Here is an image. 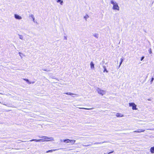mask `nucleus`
<instances>
[{
  "label": "nucleus",
  "instance_id": "1",
  "mask_svg": "<svg viewBox=\"0 0 154 154\" xmlns=\"http://www.w3.org/2000/svg\"><path fill=\"white\" fill-rule=\"evenodd\" d=\"M39 137L42 138L44 137V140H43L42 139H39V140H36V139H32L31 140H30L29 141L32 142V141H35L36 142H40L41 141H54V139L53 137H47L46 136H43L42 137H40L39 136Z\"/></svg>",
  "mask_w": 154,
  "mask_h": 154
},
{
  "label": "nucleus",
  "instance_id": "2",
  "mask_svg": "<svg viewBox=\"0 0 154 154\" xmlns=\"http://www.w3.org/2000/svg\"><path fill=\"white\" fill-rule=\"evenodd\" d=\"M110 2L111 4L113 5L112 9L113 10L119 11V7L116 2H114L113 0H111Z\"/></svg>",
  "mask_w": 154,
  "mask_h": 154
},
{
  "label": "nucleus",
  "instance_id": "3",
  "mask_svg": "<svg viewBox=\"0 0 154 154\" xmlns=\"http://www.w3.org/2000/svg\"><path fill=\"white\" fill-rule=\"evenodd\" d=\"M96 90L97 93L101 95L102 96L103 95L105 94H106V91L103 90H102L99 88H97L96 89Z\"/></svg>",
  "mask_w": 154,
  "mask_h": 154
},
{
  "label": "nucleus",
  "instance_id": "4",
  "mask_svg": "<svg viewBox=\"0 0 154 154\" xmlns=\"http://www.w3.org/2000/svg\"><path fill=\"white\" fill-rule=\"evenodd\" d=\"M129 106H132V109L133 110H137V109L136 108V105L134 103H129Z\"/></svg>",
  "mask_w": 154,
  "mask_h": 154
},
{
  "label": "nucleus",
  "instance_id": "5",
  "mask_svg": "<svg viewBox=\"0 0 154 154\" xmlns=\"http://www.w3.org/2000/svg\"><path fill=\"white\" fill-rule=\"evenodd\" d=\"M14 17L15 18L17 19L21 20L22 19L21 17L17 14H15L14 15Z\"/></svg>",
  "mask_w": 154,
  "mask_h": 154
},
{
  "label": "nucleus",
  "instance_id": "6",
  "mask_svg": "<svg viewBox=\"0 0 154 154\" xmlns=\"http://www.w3.org/2000/svg\"><path fill=\"white\" fill-rule=\"evenodd\" d=\"M116 116L117 117H122L124 116L123 115L119 113H117L116 115Z\"/></svg>",
  "mask_w": 154,
  "mask_h": 154
},
{
  "label": "nucleus",
  "instance_id": "7",
  "mask_svg": "<svg viewBox=\"0 0 154 154\" xmlns=\"http://www.w3.org/2000/svg\"><path fill=\"white\" fill-rule=\"evenodd\" d=\"M90 66H91V69H94V64L92 62H91L90 63Z\"/></svg>",
  "mask_w": 154,
  "mask_h": 154
},
{
  "label": "nucleus",
  "instance_id": "8",
  "mask_svg": "<svg viewBox=\"0 0 154 154\" xmlns=\"http://www.w3.org/2000/svg\"><path fill=\"white\" fill-rule=\"evenodd\" d=\"M58 149H53V150H49L46 151V153H47L50 152H52L53 151H57V150H58Z\"/></svg>",
  "mask_w": 154,
  "mask_h": 154
},
{
  "label": "nucleus",
  "instance_id": "9",
  "mask_svg": "<svg viewBox=\"0 0 154 154\" xmlns=\"http://www.w3.org/2000/svg\"><path fill=\"white\" fill-rule=\"evenodd\" d=\"M150 152L152 153H154V146L150 148Z\"/></svg>",
  "mask_w": 154,
  "mask_h": 154
},
{
  "label": "nucleus",
  "instance_id": "10",
  "mask_svg": "<svg viewBox=\"0 0 154 154\" xmlns=\"http://www.w3.org/2000/svg\"><path fill=\"white\" fill-rule=\"evenodd\" d=\"M65 94H67V95H77V96H79V95L78 94H73V93H71V92H67V93H65Z\"/></svg>",
  "mask_w": 154,
  "mask_h": 154
},
{
  "label": "nucleus",
  "instance_id": "11",
  "mask_svg": "<svg viewBox=\"0 0 154 154\" xmlns=\"http://www.w3.org/2000/svg\"><path fill=\"white\" fill-rule=\"evenodd\" d=\"M70 140L69 139H65L63 140V141L66 143H70Z\"/></svg>",
  "mask_w": 154,
  "mask_h": 154
},
{
  "label": "nucleus",
  "instance_id": "12",
  "mask_svg": "<svg viewBox=\"0 0 154 154\" xmlns=\"http://www.w3.org/2000/svg\"><path fill=\"white\" fill-rule=\"evenodd\" d=\"M106 142V141L101 142H97L94 143V144H101L104 143Z\"/></svg>",
  "mask_w": 154,
  "mask_h": 154
},
{
  "label": "nucleus",
  "instance_id": "13",
  "mask_svg": "<svg viewBox=\"0 0 154 154\" xmlns=\"http://www.w3.org/2000/svg\"><path fill=\"white\" fill-rule=\"evenodd\" d=\"M93 36L96 38H98L99 37V34L98 33H94Z\"/></svg>",
  "mask_w": 154,
  "mask_h": 154
},
{
  "label": "nucleus",
  "instance_id": "14",
  "mask_svg": "<svg viewBox=\"0 0 154 154\" xmlns=\"http://www.w3.org/2000/svg\"><path fill=\"white\" fill-rule=\"evenodd\" d=\"M145 131V130L143 129H141L140 130V131H134L133 132H138V133H140L141 132H143Z\"/></svg>",
  "mask_w": 154,
  "mask_h": 154
},
{
  "label": "nucleus",
  "instance_id": "15",
  "mask_svg": "<svg viewBox=\"0 0 154 154\" xmlns=\"http://www.w3.org/2000/svg\"><path fill=\"white\" fill-rule=\"evenodd\" d=\"M57 2L58 3L60 2V4L61 5H62L63 3V0H57Z\"/></svg>",
  "mask_w": 154,
  "mask_h": 154
},
{
  "label": "nucleus",
  "instance_id": "16",
  "mask_svg": "<svg viewBox=\"0 0 154 154\" xmlns=\"http://www.w3.org/2000/svg\"><path fill=\"white\" fill-rule=\"evenodd\" d=\"M120 60H121V62L120 63V64H119V67H120V66L121 64H122V63L124 60L123 58H121Z\"/></svg>",
  "mask_w": 154,
  "mask_h": 154
},
{
  "label": "nucleus",
  "instance_id": "17",
  "mask_svg": "<svg viewBox=\"0 0 154 154\" xmlns=\"http://www.w3.org/2000/svg\"><path fill=\"white\" fill-rule=\"evenodd\" d=\"M19 36V38L21 39V40H23L24 39H23V36L22 35H19V34L18 35Z\"/></svg>",
  "mask_w": 154,
  "mask_h": 154
},
{
  "label": "nucleus",
  "instance_id": "18",
  "mask_svg": "<svg viewBox=\"0 0 154 154\" xmlns=\"http://www.w3.org/2000/svg\"><path fill=\"white\" fill-rule=\"evenodd\" d=\"M75 142V140H70V143H72V144H74Z\"/></svg>",
  "mask_w": 154,
  "mask_h": 154
},
{
  "label": "nucleus",
  "instance_id": "19",
  "mask_svg": "<svg viewBox=\"0 0 154 154\" xmlns=\"http://www.w3.org/2000/svg\"><path fill=\"white\" fill-rule=\"evenodd\" d=\"M23 80L27 82L29 84H31V82L29 81V80L28 79H24Z\"/></svg>",
  "mask_w": 154,
  "mask_h": 154
},
{
  "label": "nucleus",
  "instance_id": "20",
  "mask_svg": "<svg viewBox=\"0 0 154 154\" xmlns=\"http://www.w3.org/2000/svg\"><path fill=\"white\" fill-rule=\"evenodd\" d=\"M103 68H104V69L103 71V72H104L105 71H106V72H108V71L107 70L106 67L105 66H103Z\"/></svg>",
  "mask_w": 154,
  "mask_h": 154
},
{
  "label": "nucleus",
  "instance_id": "21",
  "mask_svg": "<svg viewBox=\"0 0 154 154\" xmlns=\"http://www.w3.org/2000/svg\"><path fill=\"white\" fill-rule=\"evenodd\" d=\"M19 55H20V57H21V58H22V56L21 55V54H22V55H23L24 56H25V55H23L22 53H21L20 52H19Z\"/></svg>",
  "mask_w": 154,
  "mask_h": 154
},
{
  "label": "nucleus",
  "instance_id": "22",
  "mask_svg": "<svg viewBox=\"0 0 154 154\" xmlns=\"http://www.w3.org/2000/svg\"><path fill=\"white\" fill-rule=\"evenodd\" d=\"M79 108L80 109H88V110L90 109H92L85 108Z\"/></svg>",
  "mask_w": 154,
  "mask_h": 154
},
{
  "label": "nucleus",
  "instance_id": "23",
  "mask_svg": "<svg viewBox=\"0 0 154 154\" xmlns=\"http://www.w3.org/2000/svg\"><path fill=\"white\" fill-rule=\"evenodd\" d=\"M89 17V16L88 15H86V16L84 17V18L86 19H86Z\"/></svg>",
  "mask_w": 154,
  "mask_h": 154
},
{
  "label": "nucleus",
  "instance_id": "24",
  "mask_svg": "<svg viewBox=\"0 0 154 154\" xmlns=\"http://www.w3.org/2000/svg\"><path fill=\"white\" fill-rule=\"evenodd\" d=\"M149 53L150 54H152V50H151V48H150L149 50Z\"/></svg>",
  "mask_w": 154,
  "mask_h": 154
},
{
  "label": "nucleus",
  "instance_id": "25",
  "mask_svg": "<svg viewBox=\"0 0 154 154\" xmlns=\"http://www.w3.org/2000/svg\"><path fill=\"white\" fill-rule=\"evenodd\" d=\"M42 70H43V71H47V72H48V71H50L49 70H47L46 69H42Z\"/></svg>",
  "mask_w": 154,
  "mask_h": 154
},
{
  "label": "nucleus",
  "instance_id": "26",
  "mask_svg": "<svg viewBox=\"0 0 154 154\" xmlns=\"http://www.w3.org/2000/svg\"><path fill=\"white\" fill-rule=\"evenodd\" d=\"M154 78H152V79H151V80L150 81V82H151V84H152L153 80H154Z\"/></svg>",
  "mask_w": 154,
  "mask_h": 154
},
{
  "label": "nucleus",
  "instance_id": "27",
  "mask_svg": "<svg viewBox=\"0 0 154 154\" xmlns=\"http://www.w3.org/2000/svg\"><path fill=\"white\" fill-rule=\"evenodd\" d=\"M144 56H143L141 58V61H142L144 59Z\"/></svg>",
  "mask_w": 154,
  "mask_h": 154
},
{
  "label": "nucleus",
  "instance_id": "28",
  "mask_svg": "<svg viewBox=\"0 0 154 154\" xmlns=\"http://www.w3.org/2000/svg\"><path fill=\"white\" fill-rule=\"evenodd\" d=\"M30 17H31L32 18L34 17V15L33 14H31L29 16Z\"/></svg>",
  "mask_w": 154,
  "mask_h": 154
},
{
  "label": "nucleus",
  "instance_id": "29",
  "mask_svg": "<svg viewBox=\"0 0 154 154\" xmlns=\"http://www.w3.org/2000/svg\"><path fill=\"white\" fill-rule=\"evenodd\" d=\"M147 130H154V128L152 129H147Z\"/></svg>",
  "mask_w": 154,
  "mask_h": 154
},
{
  "label": "nucleus",
  "instance_id": "30",
  "mask_svg": "<svg viewBox=\"0 0 154 154\" xmlns=\"http://www.w3.org/2000/svg\"><path fill=\"white\" fill-rule=\"evenodd\" d=\"M64 39H65L66 40L67 39V37L66 36H64Z\"/></svg>",
  "mask_w": 154,
  "mask_h": 154
},
{
  "label": "nucleus",
  "instance_id": "31",
  "mask_svg": "<svg viewBox=\"0 0 154 154\" xmlns=\"http://www.w3.org/2000/svg\"><path fill=\"white\" fill-rule=\"evenodd\" d=\"M32 19H33V22H35V18H34V17L32 18Z\"/></svg>",
  "mask_w": 154,
  "mask_h": 154
},
{
  "label": "nucleus",
  "instance_id": "32",
  "mask_svg": "<svg viewBox=\"0 0 154 154\" xmlns=\"http://www.w3.org/2000/svg\"><path fill=\"white\" fill-rule=\"evenodd\" d=\"M89 145H84V146H89Z\"/></svg>",
  "mask_w": 154,
  "mask_h": 154
},
{
  "label": "nucleus",
  "instance_id": "33",
  "mask_svg": "<svg viewBox=\"0 0 154 154\" xmlns=\"http://www.w3.org/2000/svg\"><path fill=\"white\" fill-rule=\"evenodd\" d=\"M6 95H7V96H10L11 95H10V94H7Z\"/></svg>",
  "mask_w": 154,
  "mask_h": 154
},
{
  "label": "nucleus",
  "instance_id": "34",
  "mask_svg": "<svg viewBox=\"0 0 154 154\" xmlns=\"http://www.w3.org/2000/svg\"><path fill=\"white\" fill-rule=\"evenodd\" d=\"M111 153V152H109L107 153V154H110Z\"/></svg>",
  "mask_w": 154,
  "mask_h": 154
},
{
  "label": "nucleus",
  "instance_id": "35",
  "mask_svg": "<svg viewBox=\"0 0 154 154\" xmlns=\"http://www.w3.org/2000/svg\"><path fill=\"white\" fill-rule=\"evenodd\" d=\"M140 129H139L138 130V131H140Z\"/></svg>",
  "mask_w": 154,
  "mask_h": 154
},
{
  "label": "nucleus",
  "instance_id": "36",
  "mask_svg": "<svg viewBox=\"0 0 154 154\" xmlns=\"http://www.w3.org/2000/svg\"><path fill=\"white\" fill-rule=\"evenodd\" d=\"M113 152H114V151H111V152H111V153H112Z\"/></svg>",
  "mask_w": 154,
  "mask_h": 154
},
{
  "label": "nucleus",
  "instance_id": "37",
  "mask_svg": "<svg viewBox=\"0 0 154 154\" xmlns=\"http://www.w3.org/2000/svg\"><path fill=\"white\" fill-rule=\"evenodd\" d=\"M148 100H149V101H150L151 100L150 99H148Z\"/></svg>",
  "mask_w": 154,
  "mask_h": 154
},
{
  "label": "nucleus",
  "instance_id": "38",
  "mask_svg": "<svg viewBox=\"0 0 154 154\" xmlns=\"http://www.w3.org/2000/svg\"><path fill=\"white\" fill-rule=\"evenodd\" d=\"M21 141L22 142H25L26 141Z\"/></svg>",
  "mask_w": 154,
  "mask_h": 154
},
{
  "label": "nucleus",
  "instance_id": "39",
  "mask_svg": "<svg viewBox=\"0 0 154 154\" xmlns=\"http://www.w3.org/2000/svg\"><path fill=\"white\" fill-rule=\"evenodd\" d=\"M72 97H75V96H72Z\"/></svg>",
  "mask_w": 154,
  "mask_h": 154
}]
</instances>
